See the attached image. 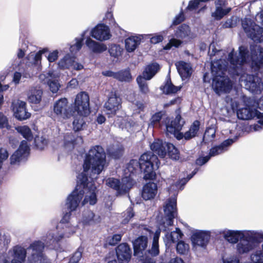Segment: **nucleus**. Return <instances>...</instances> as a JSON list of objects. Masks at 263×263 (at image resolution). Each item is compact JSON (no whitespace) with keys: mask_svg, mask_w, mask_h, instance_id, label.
I'll return each instance as SVG.
<instances>
[{"mask_svg":"<svg viewBox=\"0 0 263 263\" xmlns=\"http://www.w3.org/2000/svg\"><path fill=\"white\" fill-rule=\"evenodd\" d=\"M180 89L181 87L174 86L170 81H167L163 86L161 87V89L166 94L176 93Z\"/></svg>","mask_w":263,"mask_h":263,"instance_id":"ea45409f","label":"nucleus"},{"mask_svg":"<svg viewBox=\"0 0 263 263\" xmlns=\"http://www.w3.org/2000/svg\"><path fill=\"white\" fill-rule=\"evenodd\" d=\"M121 236L119 234L114 235L109 240V243L110 245L114 246L121 240Z\"/></svg>","mask_w":263,"mask_h":263,"instance_id":"69168bd1","label":"nucleus"},{"mask_svg":"<svg viewBox=\"0 0 263 263\" xmlns=\"http://www.w3.org/2000/svg\"><path fill=\"white\" fill-rule=\"evenodd\" d=\"M16 130L27 139L31 140L33 136L30 128L27 125L18 126L15 127Z\"/></svg>","mask_w":263,"mask_h":263,"instance_id":"58836bf2","label":"nucleus"},{"mask_svg":"<svg viewBox=\"0 0 263 263\" xmlns=\"http://www.w3.org/2000/svg\"><path fill=\"white\" fill-rule=\"evenodd\" d=\"M10 128L7 118L0 112V128Z\"/></svg>","mask_w":263,"mask_h":263,"instance_id":"6e6d98bb","label":"nucleus"},{"mask_svg":"<svg viewBox=\"0 0 263 263\" xmlns=\"http://www.w3.org/2000/svg\"><path fill=\"white\" fill-rule=\"evenodd\" d=\"M106 165V154L103 148L100 146L91 148L84 159L83 172L78 176V184L82 185L83 195L85 194L82 201L83 205L87 203L94 205L96 203V187L93 180L97 178Z\"/></svg>","mask_w":263,"mask_h":263,"instance_id":"f257e3e1","label":"nucleus"},{"mask_svg":"<svg viewBox=\"0 0 263 263\" xmlns=\"http://www.w3.org/2000/svg\"><path fill=\"white\" fill-rule=\"evenodd\" d=\"M43 92L41 89L36 87L31 88L27 93V98L29 102L34 104H39L42 100Z\"/></svg>","mask_w":263,"mask_h":263,"instance_id":"cd10ccee","label":"nucleus"},{"mask_svg":"<svg viewBox=\"0 0 263 263\" xmlns=\"http://www.w3.org/2000/svg\"><path fill=\"white\" fill-rule=\"evenodd\" d=\"M92 37L100 41L109 40L111 37L108 27L104 24H100L93 28L90 32Z\"/></svg>","mask_w":263,"mask_h":263,"instance_id":"aec40b11","label":"nucleus"},{"mask_svg":"<svg viewBox=\"0 0 263 263\" xmlns=\"http://www.w3.org/2000/svg\"><path fill=\"white\" fill-rule=\"evenodd\" d=\"M29 147L27 142L23 140L18 149L10 157V164L11 165H18L28 156Z\"/></svg>","mask_w":263,"mask_h":263,"instance_id":"ddd939ff","label":"nucleus"},{"mask_svg":"<svg viewBox=\"0 0 263 263\" xmlns=\"http://www.w3.org/2000/svg\"><path fill=\"white\" fill-rule=\"evenodd\" d=\"M157 193V186L156 183L151 182L143 187L142 197L146 200H150L155 197Z\"/></svg>","mask_w":263,"mask_h":263,"instance_id":"393cba45","label":"nucleus"},{"mask_svg":"<svg viewBox=\"0 0 263 263\" xmlns=\"http://www.w3.org/2000/svg\"><path fill=\"white\" fill-rule=\"evenodd\" d=\"M134 214L133 212V210L131 208L127 209L124 214V217L125 218L123 220L122 222L124 224L127 223L134 216Z\"/></svg>","mask_w":263,"mask_h":263,"instance_id":"13d9d810","label":"nucleus"},{"mask_svg":"<svg viewBox=\"0 0 263 263\" xmlns=\"http://www.w3.org/2000/svg\"><path fill=\"white\" fill-rule=\"evenodd\" d=\"M166 146L169 157L173 160H179L180 158L179 153L175 146L171 143L166 145Z\"/></svg>","mask_w":263,"mask_h":263,"instance_id":"a19ab883","label":"nucleus"},{"mask_svg":"<svg viewBox=\"0 0 263 263\" xmlns=\"http://www.w3.org/2000/svg\"><path fill=\"white\" fill-rule=\"evenodd\" d=\"M181 43L182 42L179 40L175 39H171L170 42L164 46V49L168 50L173 46L178 47L181 45Z\"/></svg>","mask_w":263,"mask_h":263,"instance_id":"8fccbe9b","label":"nucleus"},{"mask_svg":"<svg viewBox=\"0 0 263 263\" xmlns=\"http://www.w3.org/2000/svg\"><path fill=\"white\" fill-rule=\"evenodd\" d=\"M227 69L229 71H231V69L234 70L231 66L229 60L226 61L223 60H223L220 59L212 63L211 71L214 77L212 87L215 92L219 95L229 92L232 88L231 81L228 78L223 76L224 71ZM236 69L234 70L238 74Z\"/></svg>","mask_w":263,"mask_h":263,"instance_id":"20e7f679","label":"nucleus"},{"mask_svg":"<svg viewBox=\"0 0 263 263\" xmlns=\"http://www.w3.org/2000/svg\"><path fill=\"white\" fill-rule=\"evenodd\" d=\"M82 250L79 249L70 259L69 263H78L82 257Z\"/></svg>","mask_w":263,"mask_h":263,"instance_id":"603ef678","label":"nucleus"},{"mask_svg":"<svg viewBox=\"0 0 263 263\" xmlns=\"http://www.w3.org/2000/svg\"><path fill=\"white\" fill-rule=\"evenodd\" d=\"M146 79H144L142 76H139L137 79V83L141 92L144 93H147L149 91L147 83L145 82Z\"/></svg>","mask_w":263,"mask_h":263,"instance_id":"c03bdc74","label":"nucleus"},{"mask_svg":"<svg viewBox=\"0 0 263 263\" xmlns=\"http://www.w3.org/2000/svg\"><path fill=\"white\" fill-rule=\"evenodd\" d=\"M101 220L99 215H96L92 211H85L83 215L82 222L85 224H94Z\"/></svg>","mask_w":263,"mask_h":263,"instance_id":"7c9ffc66","label":"nucleus"},{"mask_svg":"<svg viewBox=\"0 0 263 263\" xmlns=\"http://www.w3.org/2000/svg\"><path fill=\"white\" fill-rule=\"evenodd\" d=\"M209 54L211 57L214 55H221L223 54V51L222 50H217L214 44H211L209 46Z\"/></svg>","mask_w":263,"mask_h":263,"instance_id":"5fc2aeb1","label":"nucleus"},{"mask_svg":"<svg viewBox=\"0 0 263 263\" xmlns=\"http://www.w3.org/2000/svg\"><path fill=\"white\" fill-rule=\"evenodd\" d=\"M85 44L92 52L96 53H102L107 49V47L105 44L97 42L90 37L87 39Z\"/></svg>","mask_w":263,"mask_h":263,"instance_id":"a878e982","label":"nucleus"},{"mask_svg":"<svg viewBox=\"0 0 263 263\" xmlns=\"http://www.w3.org/2000/svg\"><path fill=\"white\" fill-rule=\"evenodd\" d=\"M237 114L238 118L242 120H250L255 117L258 119L263 118V113L258 111L250 105H247L245 107L239 109Z\"/></svg>","mask_w":263,"mask_h":263,"instance_id":"6ab92c4d","label":"nucleus"},{"mask_svg":"<svg viewBox=\"0 0 263 263\" xmlns=\"http://www.w3.org/2000/svg\"><path fill=\"white\" fill-rule=\"evenodd\" d=\"M159 68V65L157 63L148 65L143 72L142 77L144 79L150 80L157 72Z\"/></svg>","mask_w":263,"mask_h":263,"instance_id":"72a5a7b5","label":"nucleus"},{"mask_svg":"<svg viewBox=\"0 0 263 263\" xmlns=\"http://www.w3.org/2000/svg\"><path fill=\"white\" fill-rule=\"evenodd\" d=\"M60 74L58 72L49 71L46 74L43 73L40 74L39 79L44 83H47L50 90L53 93H55L59 90L60 87V85L57 80Z\"/></svg>","mask_w":263,"mask_h":263,"instance_id":"a211bd4d","label":"nucleus"},{"mask_svg":"<svg viewBox=\"0 0 263 263\" xmlns=\"http://www.w3.org/2000/svg\"><path fill=\"white\" fill-rule=\"evenodd\" d=\"M224 6L218 5V3H216V10L214 12H213L212 16L214 17L216 20H220L224 15L228 14L230 11V8H225Z\"/></svg>","mask_w":263,"mask_h":263,"instance_id":"f704fd0d","label":"nucleus"},{"mask_svg":"<svg viewBox=\"0 0 263 263\" xmlns=\"http://www.w3.org/2000/svg\"><path fill=\"white\" fill-rule=\"evenodd\" d=\"M176 66L182 79H185L191 76L192 69L190 63L180 61L176 63Z\"/></svg>","mask_w":263,"mask_h":263,"instance_id":"bb28decb","label":"nucleus"},{"mask_svg":"<svg viewBox=\"0 0 263 263\" xmlns=\"http://www.w3.org/2000/svg\"><path fill=\"white\" fill-rule=\"evenodd\" d=\"M250 50L240 46L238 54H234V50L229 54V61L233 69H238L244 64H249L254 70L263 68V48L258 45H252Z\"/></svg>","mask_w":263,"mask_h":263,"instance_id":"7ed1b4c3","label":"nucleus"},{"mask_svg":"<svg viewBox=\"0 0 263 263\" xmlns=\"http://www.w3.org/2000/svg\"><path fill=\"white\" fill-rule=\"evenodd\" d=\"M74 63V57L68 54L65 55L59 62V66L62 69L71 68Z\"/></svg>","mask_w":263,"mask_h":263,"instance_id":"c9c22d12","label":"nucleus"},{"mask_svg":"<svg viewBox=\"0 0 263 263\" xmlns=\"http://www.w3.org/2000/svg\"><path fill=\"white\" fill-rule=\"evenodd\" d=\"M53 112L59 119H66L71 116L68 102L66 98H61L54 103Z\"/></svg>","mask_w":263,"mask_h":263,"instance_id":"f8f14e48","label":"nucleus"},{"mask_svg":"<svg viewBox=\"0 0 263 263\" xmlns=\"http://www.w3.org/2000/svg\"><path fill=\"white\" fill-rule=\"evenodd\" d=\"M234 142L233 139H228L225 140L221 145L213 147L210 149L209 156L212 157L220 154L225 151L227 146L230 145Z\"/></svg>","mask_w":263,"mask_h":263,"instance_id":"2f4dec72","label":"nucleus"},{"mask_svg":"<svg viewBox=\"0 0 263 263\" xmlns=\"http://www.w3.org/2000/svg\"><path fill=\"white\" fill-rule=\"evenodd\" d=\"M210 157L209 156H207L204 157H200L196 160V163L198 165H202L205 163L208 160L210 159Z\"/></svg>","mask_w":263,"mask_h":263,"instance_id":"774afa93","label":"nucleus"},{"mask_svg":"<svg viewBox=\"0 0 263 263\" xmlns=\"http://www.w3.org/2000/svg\"><path fill=\"white\" fill-rule=\"evenodd\" d=\"M11 109L14 117L18 120H25L31 117V114L27 111L26 103L23 101L14 100L11 103Z\"/></svg>","mask_w":263,"mask_h":263,"instance_id":"9b49d317","label":"nucleus"},{"mask_svg":"<svg viewBox=\"0 0 263 263\" xmlns=\"http://www.w3.org/2000/svg\"><path fill=\"white\" fill-rule=\"evenodd\" d=\"M226 102L228 104L230 105L233 110L236 109L238 106V101L235 100H233L229 97L227 98Z\"/></svg>","mask_w":263,"mask_h":263,"instance_id":"0e129e2a","label":"nucleus"},{"mask_svg":"<svg viewBox=\"0 0 263 263\" xmlns=\"http://www.w3.org/2000/svg\"><path fill=\"white\" fill-rule=\"evenodd\" d=\"M182 234L180 229L176 228V231L172 232L170 235V240L173 242L178 241L181 237Z\"/></svg>","mask_w":263,"mask_h":263,"instance_id":"3c124183","label":"nucleus"},{"mask_svg":"<svg viewBox=\"0 0 263 263\" xmlns=\"http://www.w3.org/2000/svg\"><path fill=\"white\" fill-rule=\"evenodd\" d=\"M123 148L122 147L114 148L108 151L109 155L114 159L120 158L123 154Z\"/></svg>","mask_w":263,"mask_h":263,"instance_id":"a18cd8bd","label":"nucleus"},{"mask_svg":"<svg viewBox=\"0 0 263 263\" xmlns=\"http://www.w3.org/2000/svg\"><path fill=\"white\" fill-rule=\"evenodd\" d=\"M69 217V213L64 216L58 226V232H49L47 234L45 240L46 245L53 246L62 238L69 237L76 232V227L68 223Z\"/></svg>","mask_w":263,"mask_h":263,"instance_id":"423d86ee","label":"nucleus"},{"mask_svg":"<svg viewBox=\"0 0 263 263\" xmlns=\"http://www.w3.org/2000/svg\"><path fill=\"white\" fill-rule=\"evenodd\" d=\"M115 79L120 81L129 82L132 80V76L128 70H125L117 72Z\"/></svg>","mask_w":263,"mask_h":263,"instance_id":"79ce46f5","label":"nucleus"},{"mask_svg":"<svg viewBox=\"0 0 263 263\" xmlns=\"http://www.w3.org/2000/svg\"><path fill=\"white\" fill-rule=\"evenodd\" d=\"M134 254L138 255L142 253L147 246V238L146 237L141 236L136 239L134 243Z\"/></svg>","mask_w":263,"mask_h":263,"instance_id":"c756f323","label":"nucleus"},{"mask_svg":"<svg viewBox=\"0 0 263 263\" xmlns=\"http://www.w3.org/2000/svg\"><path fill=\"white\" fill-rule=\"evenodd\" d=\"M189 246L183 241H180L178 243L176 247L177 252L181 254H185L189 251Z\"/></svg>","mask_w":263,"mask_h":263,"instance_id":"49530a36","label":"nucleus"},{"mask_svg":"<svg viewBox=\"0 0 263 263\" xmlns=\"http://www.w3.org/2000/svg\"><path fill=\"white\" fill-rule=\"evenodd\" d=\"M74 108L81 116H86L89 114V98L87 93L81 92L77 95Z\"/></svg>","mask_w":263,"mask_h":263,"instance_id":"4468645a","label":"nucleus"},{"mask_svg":"<svg viewBox=\"0 0 263 263\" xmlns=\"http://www.w3.org/2000/svg\"><path fill=\"white\" fill-rule=\"evenodd\" d=\"M140 38L138 36H130L125 40V48L128 52L134 51L140 44Z\"/></svg>","mask_w":263,"mask_h":263,"instance_id":"473e14b6","label":"nucleus"},{"mask_svg":"<svg viewBox=\"0 0 263 263\" xmlns=\"http://www.w3.org/2000/svg\"><path fill=\"white\" fill-rule=\"evenodd\" d=\"M34 142L35 146L40 149H43L47 144V140L43 137H36Z\"/></svg>","mask_w":263,"mask_h":263,"instance_id":"09e8293b","label":"nucleus"},{"mask_svg":"<svg viewBox=\"0 0 263 263\" xmlns=\"http://www.w3.org/2000/svg\"><path fill=\"white\" fill-rule=\"evenodd\" d=\"M138 164H139L141 170L144 172L145 179H155V171L158 169L160 164L156 155L151 152L146 153L141 155L139 162L136 160L131 161L128 166L129 171L132 172L131 168L133 167V165H137ZM132 174L133 175V172H132ZM132 176L130 174L129 176L124 177L122 179L121 182L117 179L109 178L106 180V184L116 190L118 195L123 194L128 192L136 183Z\"/></svg>","mask_w":263,"mask_h":263,"instance_id":"f03ea898","label":"nucleus"},{"mask_svg":"<svg viewBox=\"0 0 263 263\" xmlns=\"http://www.w3.org/2000/svg\"><path fill=\"white\" fill-rule=\"evenodd\" d=\"M169 143L163 142L162 140H157L155 141L151 145V148L154 152L157 154L160 157L164 158L166 154V145Z\"/></svg>","mask_w":263,"mask_h":263,"instance_id":"c85d7f7f","label":"nucleus"},{"mask_svg":"<svg viewBox=\"0 0 263 263\" xmlns=\"http://www.w3.org/2000/svg\"><path fill=\"white\" fill-rule=\"evenodd\" d=\"M122 100L115 93H111L104 104L105 111L110 116L115 115L121 108Z\"/></svg>","mask_w":263,"mask_h":263,"instance_id":"dca6fc26","label":"nucleus"},{"mask_svg":"<svg viewBox=\"0 0 263 263\" xmlns=\"http://www.w3.org/2000/svg\"><path fill=\"white\" fill-rule=\"evenodd\" d=\"M117 255L120 263H128L130 259L132 252L128 245H120L116 250Z\"/></svg>","mask_w":263,"mask_h":263,"instance_id":"5701e85b","label":"nucleus"},{"mask_svg":"<svg viewBox=\"0 0 263 263\" xmlns=\"http://www.w3.org/2000/svg\"><path fill=\"white\" fill-rule=\"evenodd\" d=\"M242 26L247 35L252 40L257 42H263V28L247 18L243 20Z\"/></svg>","mask_w":263,"mask_h":263,"instance_id":"1a4fd4ad","label":"nucleus"},{"mask_svg":"<svg viewBox=\"0 0 263 263\" xmlns=\"http://www.w3.org/2000/svg\"><path fill=\"white\" fill-rule=\"evenodd\" d=\"M84 122L82 118L76 119L73 122V129L76 131L81 130L83 126Z\"/></svg>","mask_w":263,"mask_h":263,"instance_id":"4d7b16f0","label":"nucleus"},{"mask_svg":"<svg viewBox=\"0 0 263 263\" xmlns=\"http://www.w3.org/2000/svg\"><path fill=\"white\" fill-rule=\"evenodd\" d=\"M83 40V38H81L80 39H77V42L76 44L70 47V50L71 52H76L79 50L82 46V41Z\"/></svg>","mask_w":263,"mask_h":263,"instance_id":"bf43d9fd","label":"nucleus"},{"mask_svg":"<svg viewBox=\"0 0 263 263\" xmlns=\"http://www.w3.org/2000/svg\"><path fill=\"white\" fill-rule=\"evenodd\" d=\"M167 122H166V134L174 135L178 139L181 140L183 138L186 140H189L196 137L199 130L200 122L198 121H195L190 127L189 130L184 134L179 132L181 130L184 121L181 119L180 115H178L176 118L170 123V119H167Z\"/></svg>","mask_w":263,"mask_h":263,"instance_id":"39448f33","label":"nucleus"},{"mask_svg":"<svg viewBox=\"0 0 263 263\" xmlns=\"http://www.w3.org/2000/svg\"><path fill=\"white\" fill-rule=\"evenodd\" d=\"M162 117V114L161 112H157L151 118L150 125L153 126L157 125L161 119Z\"/></svg>","mask_w":263,"mask_h":263,"instance_id":"864d4df0","label":"nucleus"},{"mask_svg":"<svg viewBox=\"0 0 263 263\" xmlns=\"http://www.w3.org/2000/svg\"><path fill=\"white\" fill-rule=\"evenodd\" d=\"M160 234V229L157 230L154 235L153 241L151 249L149 251V253L152 256H156L159 253L158 246V239Z\"/></svg>","mask_w":263,"mask_h":263,"instance_id":"4c0bfd02","label":"nucleus"},{"mask_svg":"<svg viewBox=\"0 0 263 263\" xmlns=\"http://www.w3.org/2000/svg\"><path fill=\"white\" fill-rule=\"evenodd\" d=\"M82 197V185L77 184L74 190L67 197L66 203L67 209L70 211L76 210Z\"/></svg>","mask_w":263,"mask_h":263,"instance_id":"f3484780","label":"nucleus"},{"mask_svg":"<svg viewBox=\"0 0 263 263\" xmlns=\"http://www.w3.org/2000/svg\"><path fill=\"white\" fill-rule=\"evenodd\" d=\"M44 247V243L41 241H35L27 248L29 263H47L42 253Z\"/></svg>","mask_w":263,"mask_h":263,"instance_id":"9d476101","label":"nucleus"},{"mask_svg":"<svg viewBox=\"0 0 263 263\" xmlns=\"http://www.w3.org/2000/svg\"><path fill=\"white\" fill-rule=\"evenodd\" d=\"M122 49L120 46L114 45L111 46L109 50L110 55L114 57H118L121 55Z\"/></svg>","mask_w":263,"mask_h":263,"instance_id":"de8ad7c7","label":"nucleus"},{"mask_svg":"<svg viewBox=\"0 0 263 263\" xmlns=\"http://www.w3.org/2000/svg\"><path fill=\"white\" fill-rule=\"evenodd\" d=\"M209 238L210 235L208 232L198 231L193 234L192 241L194 247H204L207 245Z\"/></svg>","mask_w":263,"mask_h":263,"instance_id":"b1692460","label":"nucleus"},{"mask_svg":"<svg viewBox=\"0 0 263 263\" xmlns=\"http://www.w3.org/2000/svg\"><path fill=\"white\" fill-rule=\"evenodd\" d=\"M236 22L232 19H228L226 22L222 25L224 28H232L235 26Z\"/></svg>","mask_w":263,"mask_h":263,"instance_id":"338daca9","label":"nucleus"},{"mask_svg":"<svg viewBox=\"0 0 263 263\" xmlns=\"http://www.w3.org/2000/svg\"><path fill=\"white\" fill-rule=\"evenodd\" d=\"M164 212L167 226L173 225V219L177 215L176 199L175 198L168 199L164 205Z\"/></svg>","mask_w":263,"mask_h":263,"instance_id":"412c9836","label":"nucleus"},{"mask_svg":"<svg viewBox=\"0 0 263 263\" xmlns=\"http://www.w3.org/2000/svg\"><path fill=\"white\" fill-rule=\"evenodd\" d=\"M209 0H194L192 1H191L189 4V6L187 7L188 9L192 10L193 9H195L197 8L199 4V3L200 2H206L209 1Z\"/></svg>","mask_w":263,"mask_h":263,"instance_id":"680f3d73","label":"nucleus"},{"mask_svg":"<svg viewBox=\"0 0 263 263\" xmlns=\"http://www.w3.org/2000/svg\"><path fill=\"white\" fill-rule=\"evenodd\" d=\"M251 236L248 238H241L236 247L238 254H247L255 248L259 242L263 239V234L261 233L251 231Z\"/></svg>","mask_w":263,"mask_h":263,"instance_id":"0eeeda50","label":"nucleus"},{"mask_svg":"<svg viewBox=\"0 0 263 263\" xmlns=\"http://www.w3.org/2000/svg\"><path fill=\"white\" fill-rule=\"evenodd\" d=\"M239 81L241 85L253 93H260L263 89L261 79L257 76L243 73L240 76Z\"/></svg>","mask_w":263,"mask_h":263,"instance_id":"6e6552de","label":"nucleus"},{"mask_svg":"<svg viewBox=\"0 0 263 263\" xmlns=\"http://www.w3.org/2000/svg\"><path fill=\"white\" fill-rule=\"evenodd\" d=\"M163 40V35L155 34L154 36L151 38V42L153 44H157L162 41Z\"/></svg>","mask_w":263,"mask_h":263,"instance_id":"e2e57ef3","label":"nucleus"},{"mask_svg":"<svg viewBox=\"0 0 263 263\" xmlns=\"http://www.w3.org/2000/svg\"><path fill=\"white\" fill-rule=\"evenodd\" d=\"M215 133L216 129L214 126L208 128L203 136V141L205 142L212 141L215 137Z\"/></svg>","mask_w":263,"mask_h":263,"instance_id":"37998d69","label":"nucleus"},{"mask_svg":"<svg viewBox=\"0 0 263 263\" xmlns=\"http://www.w3.org/2000/svg\"><path fill=\"white\" fill-rule=\"evenodd\" d=\"M27 249L26 250L21 246H15L8 251V258L11 260L23 262L26 257Z\"/></svg>","mask_w":263,"mask_h":263,"instance_id":"4be33fe9","label":"nucleus"},{"mask_svg":"<svg viewBox=\"0 0 263 263\" xmlns=\"http://www.w3.org/2000/svg\"><path fill=\"white\" fill-rule=\"evenodd\" d=\"M58 50H54L49 53L47 55L46 54L45 56L47 57L49 62H53L57 60L58 58Z\"/></svg>","mask_w":263,"mask_h":263,"instance_id":"052dcab7","label":"nucleus"},{"mask_svg":"<svg viewBox=\"0 0 263 263\" xmlns=\"http://www.w3.org/2000/svg\"><path fill=\"white\" fill-rule=\"evenodd\" d=\"M220 233L227 241L231 243H235L238 242L239 239L248 238L252 235L251 231L249 230H224L221 231Z\"/></svg>","mask_w":263,"mask_h":263,"instance_id":"2eb2a0df","label":"nucleus"},{"mask_svg":"<svg viewBox=\"0 0 263 263\" xmlns=\"http://www.w3.org/2000/svg\"><path fill=\"white\" fill-rule=\"evenodd\" d=\"M176 36L181 39L186 37H192L193 35L191 33L190 28L186 25H181L176 31Z\"/></svg>","mask_w":263,"mask_h":263,"instance_id":"e433bc0d","label":"nucleus"}]
</instances>
